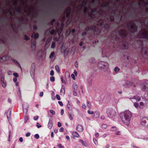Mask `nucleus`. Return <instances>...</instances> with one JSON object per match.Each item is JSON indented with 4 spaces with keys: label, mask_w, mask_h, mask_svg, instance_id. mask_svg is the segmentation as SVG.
Wrapping results in <instances>:
<instances>
[{
    "label": "nucleus",
    "mask_w": 148,
    "mask_h": 148,
    "mask_svg": "<svg viewBox=\"0 0 148 148\" xmlns=\"http://www.w3.org/2000/svg\"><path fill=\"white\" fill-rule=\"evenodd\" d=\"M34 138L36 139H38L39 138V136L38 134H36L34 136Z\"/></svg>",
    "instance_id": "obj_48"
},
{
    "label": "nucleus",
    "mask_w": 148,
    "mask_h": 148,
    "mask_svg": "<svg viewBox=\"0 0 148 148\" xmlns=\"http://www.w3.org/2000/svg\"><path fill=\"white\" fill-rule=\"evenodd\" d=\"M106 110L107 116L110 118L114 117L116 114V111L114 109L109 108L106 109Z\"/></svg>",
    "instance_id": "obj_3"
},
{
    "label": "nucleus",
    "mask_w": 148,
    "mask_h": 148,
    "mask_svg": "<svg viewBox=\"0 0 148 148\" xmlns=\"http://www.w3.org/2000/svg\"><path fill=\"white\" fill-rule=\"evenodd\" d=\"M132 116V113L127 110L121 113L120 114V117L122 122L126 125L129 124Z\"/></svg>",
    "instance_id": "obj_1"
},
{
    "label": "nucleus",
    "mask_w": 148,
    "mask_h": 148,
    "mask_svg": "<svg viewBox=\"0 0 148 148\" xmlns=\"http://www.w3.org/2000/svg\"><path fill=\"white\" fill-rule=\"evenodd\" d=\"M88 12V8L87 7H85V9L84 10V13H87Z\"/></svg>",
    "instance_id": "obj_57"
},
{
    "label": "nucleus",
    "mask_w": 148,
    "mask_h": 148,
    "mask_svg": "<svg viewBox=\"0 0 148 148\" xmlns=\"http://www.w3.org/2000/svg\"><path fill=\"white\" fill-rule=\"evenodd\" d=\"M50 80L51 82H54L55 81V78L54 77L52 76L50 78Z\"/></svg>",
    "instance_id": "obj_49"
},
{
    "label": "nucleus",
    "mask_w": 148,
    "mask_h": 148,
    "mask_svg": "<svg viewBox=\"0 0 148 148\" xmlns=\"http://www.w3.org/2000/svg\"><path fill=\"white\" fill-rule=\"evenodd\" d=\"M56 47V43L54 42H53L51 45V47L52 49Z\"/></svg>",
    "instance_id": "obj_40"
},
{
    "label": "nucleus",
    "mask_w": 148,
    "mask_h": 148,
    "mask_svg": "<svg viewBox=\"0 0 148 148\" xmlns=\"http://www.w3.org/2000/svg\"><path fill=\"white\" fill-rule=\"evenodd\" d=\"M55 53L54 52H52L49 56V58L51 59V61L53 62L55 59V57L54 56Z\"/></svg>",
    "instance_id": "obj_14"
},
{
    "label": "nucleus",
    "mask_w": 148,
    "mask_h": 148,
    "mask_svg": "<svg viewBox=\"0 0 148 148\" xmlns=\"http://www.w3.org/2000/svg\"><path fill=\"white\" fill-rule=\"evenodd\" d=\"M87 32H84L82 33V36H84L86 35H87Z\"/></svg>",
    "instance_id": "obj_60"
},
{
    "label": "nucleus",
    "mask_w": 148,
    "mask_h": 148,
    "mask_svg": "<svg viewBox=\"0 0 148 148\" xmlns=\"http://www.w3.org/2000/svg\"><path fill=\"white\" fill-rule=\"evenodd\" d=\"M12 61L15 64H18L20 65L19 63L17 60H13Z\"/></svg>",
    "instance_id": "obj_54"
},
{
    "label": "nucleus",
    "mask_w": 148,
    "mask_h": 148,
    "mask_svg": "<svg viewBox=\"0 0 148 148\" xmlns=\"http://www.w3.org/2000/svg\"><path fill=\"white\" fill-rule=\"evenodd\" d=\"M55 21H56L55 19L54 18H53L51 21L49 23L51 24V25L53 26V23L55 22Z\"/></svg>",
    "instance_id": "obj_43"
},
{
    "label": "nucleus",
    "mask_w": 148,
    "mask_h": 148,
    "mask_svg": "<svg viewBox=\"0 0 148 148\" xmlns=\"http://www.w3.org/2000/svg\"><path fill=\"white\" fill-rule=\"evenodd\" d=\"M63 29L62 28V27H60L59 28L57 29L56 31L57 33H58V34H60L62 32Z\"/></svg>",
    "instance_id": "obj_28"
},
{
    "label": "nucleus",
    "mask_w": 148,
    "mask_h": 148,
    "mask_svg": "<svg viewBox=\"0 0 148 148\" xmlns=\"http://www.w3.org/2000/svg\"><path fill=\"white\" fill-rule=\"evenodd\" d=\"M118 34L119 36L121 37L122 39L120 40L119 38L116 37L115 40L117 42H119L121 44L123 47L122 49H124L126 47V42L125 41V39L127 35V33L125 30L121 29L119 31Z\"/></svg>",
    "instance_id": "obj_2"
},
{
    "label": "nucleus",
    "mask_w": 148,
    "mask_h": 148,
    "mask_svg": "<svg viewBox=\"0 0 148 148\" xmlns=\"http://www.w3.org/2000/svg\"><path fill=\"white\" fill-rule=\"evenodd\" d=\"M141 53L143 57L148 59V48L146 47L142 48Z\"/></svg>",
    "instance_id": "obj_5"
},
{
    "label": "nucleus",
    "mask_w": 148,
    "mask_h": 148,
    "mask_svg": "<svg viewBox=\"0 0 148 148\" xmlns=\"http://www.w3.org/2000/svg\"><path fill=\"white\" fill-rule=\"evenodd\" d=\"M68 114L70 119L71 120H72L73 119V117L74 116V115L73 114L71 113H69Z\"/></svg>",
    "instance_id": "obj_32"
},
{
    "label": "nucleus",
    "mask_w": 148,
    "mask_h": 148,
    "mask_svg": "<svg viewBox=\"0 0 148 148\" xmlns=\"http://www.w3.org/2000/svg\"><path fill=\"white\" fill-rule=\"evenodd\" d=\"M50 112L52 114L55 115L56 114L55 112L52 110H50Z\"/></svg>",
    "instance_id": "obj_51"
},
{
    "label": "nucleus",
    "mask_w": 148,
    "mask_h": 148,
    "mask_svg": "<svg viewBox=\"0 0 148 148\" xmlns=\"http://www.w3.org/2000/svg\"><path fill=\"white\" fill-rule=\"evenodd\" d=\"M16 10V12L18 13H20L21 12V8H18L17 7H15Z\"/></svg>",
    "instance_id": "obj_37"
},
{
    "label": "nucleus",
    "mask_w": 148,
    "mask_h": 148,
    "mask_svg": "<svg viewBox=\"0 0 148 148\" xmlns=\"http://www.w3.org/2000/svg\"><path fill=\"white\" fill-rule=\"evenodd\" d=\"M109 3V2L106 1L104 3H102L101 5V7L105 9H108V5Z\"/></svg>",
    "instance_id": "obj_11"
},
{
    "label": "nucleus",
    "mask_w": 148,
    "mask_h": 148,
    "mask_svg": "<svg viewBox=\"0 0 148 148\" xmlns=\"http://www.w3.org/2000/svg\"><path fill=\"white\" fill-rule=\"evenodd\" d=\"M93 141L94 142V143L96 145H97L98 144L97 142V140L96 139L94 138L93 139Z\"/></svg>",
    "instance_id": "obj_53"
},
{
    "label": "nucleus",
    "mask_w": 148,
    "mask_h": 148,
    "mask_svg": "<svg viewBox=\"0 0 148 148\" xmlns=\"http://www.w3.org/2000/svg\"><path fill=\"white\" fill-rule=\"evenodd\" d=\"M33 29L34 30L36 31L37 29V27L36 25H34L33 27Z\"/></svg>",
    "instance_id": "obj_56"
},
{
    "label": "nucleus",
    "mask_w": 148,
    "mask_h": 148,
    "mask_svg": "<svg viewBox=\"0 0 148 148\" xmlns=\"http://www.w3.org/2000/svg\"><path fill=\"white\" fill-rule=\"evenodd\" d=\"M39 37V35L38 33H36L34 34H32V35L31 36V37L32 38H34L35 39H37Z\"/></svg>",
    "instance_id": "obj_22"
},
{
    "label": "nucleus",
    "mask_w": 148,
    "mask_h": 148,
    "mask_svg": "<svg viewBox=\"0 0 148 148\" xmlns=\"http://www.w3.org/2000/svg\"><path fill=\"white\" fill-rule=\"evenodd\" d=\"M56 97L57 99L59 100H60V96L58 95H56Z\"/></svg>",
    "instance_id": "obj_59"
},
{
    "label": "nucleus",
    "mask_w": 148,
    "mask_h": 148,
    "mask_svg": "<svg viewBox=\"0 0 148 148\" xmlns=\"http://www.w3.org/2000/svg\"><path fill=\"white\" fill-rule=\"evenodd\" d=\"M144 32L142 33H139L137 36L138 38L145 39L148 40V32H147L144 29L143 30Z\"/></svg>",
    "instance_id": "obj_4"
},
{
    "label": "nucleus",
    "mask_w": 148,
    "mask_h": 148,
    "mask_svg": "<svg viewBox=\"0 0 148 148\" xmlns=\"http://www.w3.org/2000/svg\"><path fill=\"white\" fill-rule=\"evenodd\" d=\"M11 27H12V29L14 30V29L15 28V25H14V24H12L11 25Z\"/></svg>",
    "instance_id": "obj_55"
},
{
    "label": "nucleus",
    "mask_w": 148,
    "mask_h": 148,
    "mask_svg": "<svg viewBox=\"0 0 148 148\" xmlns=\"http://www.w3.org/2000/svg\"><path fill=\"white\" fill-rule=\"evenodd\" d=\"M7 56H3V57H0V62H2L3 61H4L5 60H6V57H7Z\"/></svg>",
    "instance_id": "obj_33"
},
{
    "label": "nucleus",
    "mask_w": 148,
    "mask_h": 148,
    "mask_svg": "<svg viewBox=\"0 0 148 148\" xmlns=\"http://www.w3.org/2000/svg\"><path fill=\"white\" fill-rule=\"evenodd\" d=\"M97 11V9L95 8L92 9L88 14L89 16L91 18L93 19L95 18V16L94 13Z\"/></svg>",
    "instance_id": "obj_10"
},
{
    "label": "nucleus",
    "mask_w": 148,
    "mask_h": 148,
    "mask_svg": "<svg viewBox=\"0 0 148 148\" xmlns=\"http://www.w3.org/2000/svg\"><path fill=\"white\" fill-rule=\"evenodd\" d=\"M142 90L143 91H145L148 90V84L143 83L142 85Z\"/></svg>",
    "instance_id": "obj_12"
},
{
    "label": "nucleus",
    "mask_w": 148,
    "mask_h": 148,
    "mask_svg": "<svg viewBox=\"0 0 148 148\" xmlns=\"http://www.w3.org/2000/svg\"><path fill=\"white\" fill-rule=\"evenodd\" d=\"M110 21L111 22H113L114 21V16L113 15H110Z\"/></svg>",
    "instance_id": "obj_36"
},
{
    "label": "nucleus",
    "mask_w": 148,
    "mask_h": 148,
    "mask_svg": "<svg viewBox=\"0 0 148 148\" xmlns=\"http://www.w3.org/2000/svg\"><path fill=\"white\" fill-rule=\"evenodd\" d=\"M98 66L100 68L103 69H107L108 67V64L105 62H101L98 64Z\"/></svg>",
    "instance_id": "obj_8"
},
{
    "label": "nucleus",
    "mask_w": 148,
    "mask_h": 148,
    "mask_svg": "<svg viewBox=\"0 0 148 148\" xmlns=\"http://www.w3.org/2000/svg\"><path fill=\"white\" fill-rule=\"evenodd\" d=\"M91 29V27H87L85 28V30L86 32H88Z\"/></svg>",
    "instance_id": "obj_45"
},
{
    "label": "nucleus",
    "mask_w": 148,
    "mask_h": 148,
    "mask_svg": "<svg viewBox=\"0 0 148 148\" xmlns=\"http://www.w3.org/2000/svg\"><path fill=\"white\" fill-rule=\"evenodd\" d=\"M94 116L95 118H98L99 116V113L98 112H95L94 114Z\"/></svg>",
    "instance_id": "obj_29"
},
{
    "label": "nucleus",
    "mask_w": 148,
    "mask_h": 148,
    "mask_svg": "<svg viewBox=\"0 0 148 148\" xmlns=\"http://www.w3.org/2000/svg\"><path fill=\"white\" fill-rule=\"evenodd\" d=\"M76 130L79 132H81L83 131V128L82 125H79L76 127Z\"/></svg>",
    "instance_id": "obj_17"
},
{
    "label": "nucleus",
    "mask_w": 148,
    "mask_h": 148,
    "mask_svg": "<svg viewBox=\"0 0 148 148\" xmlns=\"http://www.w3.org/2000/svg\"><path fill=\"white\" fill-rule=\"evenodd\" d=\"M107 127V125L106 124H103L101 126V127L102 129H105Z\"/></svg>",
    "instance_id": "obj_39"
},
{
    "label": "nucleus",
    "mask_w": 148,
    "mask_h": 148,
    "mask_svg": "<svg viewBox=\"0 0 148 148\" xmlns=\"http://www.w3.org/2000/svg\"><path fill=\"white\" fill-rule=\"evenodd\" d=\"M5 114H6L7 115V117L8 119H9L10 117L11 116V111H8L7 112H6L5 113Z\"/></svg>",
    "instance_id": "obj_26"
},
{
    "label": "nucleus",
    "mask_w": 148,
    "mask_h": 148,
    "mask_svg": "<svg viewBox=\"0 0 148 148\" xmlns=\"http://www.w3.org/2000/svg\"><path fill=\"white\" fill-rule=\"evenodd\" d=\"M88 113L90 114H94V112L93 111H91L90 110L88 111Z\"/></svg>",
    "instance_id": "obj_46"
},
{
    "label": "nucleus",
    "mask_w": 148,
    "mask_h": 148,
    "mask_svg": "<svg viewBox=\"0 0 148 148\" xmlns=\"http://www.w3.org/2000/svg\"><path fill=\"white\" fill-rule=\"evenodd\" d=\"M2 86L3 88H5L6 87V84L4 82H3L2 83Z\"/></svg>",
    "instance_id": "obj_47"
},
{
    "label": "nucleus",
    "mask_w": 148,
    "mask_h": 148,
    "mask_svg": "<svg viewBox=\"0 0 148 148\" xmlns=\"http://www.w3.org/2000/svg\"><path fill=\"white\" fill-rule=\"evenodd\" d=\"M128 98L130 99H134L136 100V101H139L140 99V98L139 96H134L133 97H130Z\"/></svg>",
    "instance_id": "obj_18"
},
{
    "label": "nucleus",
    "mask_w": 148,
    "mask_h": 148,
    "mask_svg": "<svg viewBox=\"0 0 148 148\" xmlns=\"http://www.w3.org/2000/svg\"><path fill=\"white\" fill-rule=\"evenodd\" d=\"M67 107L68 108V109L69 110H72V107L69 103V101H68V103L67 104Z\"/></svg>",
    "instance_id": "obj_31"
},
{
    "label": "nucleus",
    "mask_w": 148,
    "mask_h": 148,
    "mask_svg": "<svg viewBox=\"0 0 148 148\" xmlns=\"http://www.w3.org/2000/svg\"><path fill=\"white\" fill-rule=\"evenodd\" d=\"M24 39L27 41L29 40L30 39L26 35H25Z\"/></svg>",
    "instance_id": "obj_52"
},
{
    "label": "nucleus",
    "mask_w": 148,
    "mask_h": 148,
    "mask_svg": "<svg viewBox=\"0 0 148 148\" xmlns=\"http://www.w3.org/2000/svg\"><path fill=\"white\" fill-rule=\"evenodd\" d=\"M87 106L88 108H90L91 106V105L90 102L89 101H87Z\"/></svg>",
    "instance_id": "obj_42"
},
{
    "label": "nucleus",
    "mask_w": 148,
    "mask_h": 148,
    "mask_svg": "<svg viewBox=\"0 0 148 148\" xmlns=\"http://www.w3.org/2000/svg\"><path fill=\"white\" fill-rule=\"evenodd\" d=\"M13 75L15 77H17L18 76V74L17 73H13Z\"/></svg>",
    "instance_id": "obj_63"
},
{
    "label": "nucleus",
    "mask_w": 148,
    "mask_h": 148,
    "mask_svg": "<svg viewBox=\"0 0 148 148\" xmlns=\"http://www.w3.org/2000/svg\"><path fill=\"white\" fill-rule=\"evenodd\" d=\"M51 29V28L47 29L45 32V35L47 36H49L50 34V29Z\"/></svg>",
    "instance_id": "obj_27"
},
{
    "label": "nucleus",
    "mask_w": 148,
    "mask_h": 148,
    "mask_svg": "<svg viewBox=\"0 0 148 148\" xmlns=\"http://www.w3.org/2000/svg\"><path fill=\"white\" fill-rule=\"evenodd\" d=\"M14 5H16L18 2V0H14Z\"/></svg>",
    "instance_id": "obj_64"
},
{
    "label": "nucleus",
    "mask_w": 148,
    "mask_h": 148,
    "mask_svg": "<svg viewBox=\"0 0 148 148\" xmlns=\"http://www.w3.org/2000/svg\"><path fill=\"white\" fill-rule=\"evenodd\" d=\"M117 130L116 127L115 126L112 127L110 128V130L112 131H116Z\"/></svg>",
    "instance_id": "obj_35"
},
{
    "label": "nucleus",
    "mask_w": 148,
    "mask_h": 148,
    "mask_svg": "<svg viewBox=\"0 0 148 148\" xmlns=\"http://www.w3.org/2000/svg\"><path fill=\"white\" fill-rule=\"evenodd\" d=\"M120 69L117 67H116L114 69V71L115 72H116L117 71H119Z\"/></svg>",
    "instance_id": "obj_50"
},
{
    "label": "nucleus",
    "mask_w": 148,
    "mask_h": 148,
    "mask_svg": "<svg viewBox=\"0 0 148 148\" xmlns=\"http://www.w3.org/2000/svg\"><path fill=\"white\" fill-rule=\"evenodd\" d=\"M65 92V88L64 87L62 86L60 91V94L61 95H64Z\"/></svg>",
    "instance_id": "obj_25"
},
{
    "label": "nucleus",
    "mask_w": 148,
    "mask_h": 148,
    "mask_svg": "<svg viewBox=\"0 0 148 148\" xmlns=\"http://www.w3.org/2000/svg\"><path fill=\"white\" fill-rule=\"evenodd\" d=\"M71 9L70 8H68L67 9L66 11V18H69L71 12Z\"/></svg>",
    "instance_id": "obj_13"
},
{
    "label": "nucleus",
    "mask_w": 148,
    "mask_h": 148,
    "mask_svg": "<svg viewBox=\"0 0 148 148\" xmlns=\"http://www.w3.org/2000/svg\"><path fill=\"white\" fill-rule=\"evenodd\" d=\"M141 125L145 127H148V117H143L141 120Z\"/></svg>",
    "instance_id": "obj_6"
},
{
    "label": "nucleus",
    "mask_w": 148,
    "mask_h": 148,
    "mask_svg": "<svg viewBox=\"0 0 148 148\" xmlns=\"http://www.w3.org/2000/svg\"><path fill=\"white\" fill-rule=\"evenodd\" d=\"M50 75L51 76H53L54 75V71L53 70L50 71Z\"/></svg>",
    "instance_id": "obj_62"
},
{
    "label": "nucleus",
    "mask_w": 148,
    "mask_h": 148,
    "mask_svg": "<svg viewBox=\"0 0 148 148\" xmlns=\"http://www.w3.org/2000/svg\"><path fill=\"white\" fill-rule=\"evenodd\" d=\"M137 29L138 27L135 24H132L130 26V31L133 34L137 31Z\"/></svg>",
    "instance_id": "obj_7"
},
{
    "label": "nucleus",
    "mask_w": 148,
    "mask_h": 148,
    "mask_svg": "<svg viewBox=\"0 0 148 148\" xmlns=\"http://www.w3.org/2000/svg\"><path fill=\"white\" fill-rule=\"evenodd\" d=\"M55 69L56 71L58 72H59L60 71V70L59 66L58 65H56L55 67Z\"/></svg>",
    "instance_id": "obj_44"
},
{
    "label": "nucleus",
    "mask_w": 148,
    "mask_h": 148,
    "mask_svg": "<svg viewBox=\"0 0 148 148\" xmlns=\"http://www.w3.org/2000/svg\"><path fill=\"white\" fill-rule=\"evenodd\" d=\"M91 29L94 30L95 32V33L96 32H97V34H99L100 32V31L99 30H97L96 27L95 26H94L92 28L91 27Z\"/></svg>",
    "instance_id": "obj_19"
},
{
    "label": "nucleus",
    "mask_w": 148,
    "mask_h": 148,
    "mask_svg": "<svg viewBox=\"0 0 148 148\" xmlns=\"http://www.w3.org/2000/svg\"><path fill=\"white\" fill-rule=\"evenodd\" d=\"M23 113L25 114H26L29 108L28 104L26 103H24L23 105Z\"/></svg>",
    "instance_id": "obj_9"
},
{
    "label": "nucleus",
    "mask_w": 148,
    "mask_h": 148,
    "mask_svg": "<svg viewBox=\"0 0 148 148\" xmlns=\"http://www.w3.org/2000/svg\"><path fill=\"white\" fill-rule=\"evenodd\" d=\"M104 27L105 29H107L109 27V26L108 24L107 23H105L104 25Z\"/></svg>",
    "instance_id": "obj_38"
},
{
    "label": "nucleus",
    "mask_w": 148,
    "mask_h": 148,
    "mask_svg": "<svg viewBox=\"0 0 148 148\" xmlns=\"http://www.w3.org/2000/svg\"><path fill=\"white\" fill-rule=\"evenodd\" d=\"M24 18L22 16L21 17L20 19L18 21V23L21 24L23 22V21L24 20Z\"/></svg>",
    "instance_id": "obj_34"
},
{
    "label": "nucleus",
    "mask_w": 148,
    "mask_h": 148,
    "mask_svg": "<svg viewBox=\"0 0 148 148\" xmlns=\"http://www.w3.org/2000/svg\"><path fill=\"white\" fill-rule=\"evenodd\" d=\"M36 42L35 40L32 41L31 47L34 50H35L36 48Z\"/></svg>",
    "instance_id": "obj_16"
},
{
    "label": "nucleus",
    "mask_w": 148,
    "mask_h": 148,
    "mask_svg": "<svg viewBox=\"0 0 148 148\" xmlns=\"http://www.w3.org/2000/svg\"><path fill=\"white\" fill-rule=\"evenodd\" d=\"M58 147L59 148H64V147L62 146V145L61 144H59L58 145Z\"/></svg>",
    "instance_id": "obj_61"
},
{
    "label": "nucleus",
    "mask_w": 148,
    "mask_h": 148,
    "mask_svg": "<svg viewBox=\"0 0 148 148\" xmlns=\"http://www.w3.org/2000/svg\"><path fill=\"white\" fill-rule=\"evenodd\" d=\"M73 87L74 90H76L77 88V85L75 84H73Z\"/></svg>",
    "instance_id": "obj_41"
},
{
    "label": "nucleus",
    "mask_w": 148,
    "mask_h": 148,
    "mask_svg": "<svg viewBox=\"0 0 148 148\" xmlns=\"http://www.w3.org/2000/svg\"><path fill=\"white\" fill-rule=\"evenodd\" d=\"M137 42L140 43L141 46H142L143 45V42L142 41L139 40H138Z\"/></svg>",
    "instance_id": "obj_58"
},
{
    "label": "nucleus",
    "mask_w": 148,
    "mask_h": 148,
    "mask_svg": "<svg viewBox=\"0 0 148 148\" xmlns=\"http://www.w3.org/2000/svg\"><path fill=\"white\" fill-rule=\"evenodd\" d=\"M127 86L129 87V86H133V87H136V86L134 84L131 82H127Z\"/></svg>",
    "instance_id": "obj_24"
},
{
    "label": "nucleus",
    "mask_w": 148,
    "mask_h": 148,
    "mask_svg": "<svg viewBox=\"0 0 148 148\" xmlns=\"http://www.w3.org/2000/svg\"><path fill=\"white\" fill-rule=\"evenodd\" d=\"M86 3V1L84 0L82 2V5H79L77 7V9L78 10H80L82 6H85Z\"/></svg>",
    "instance_id": "obj_15"
},
{
    "label": "nucleus",
    "mask_w": 148,
    "mask_h": 148,
    "mask_svg": "<svg viewBox=\"0 0 148 148\" xmlns=\"http://www.w3.org/2000/svg\"><path fill=\"white\" fill-rule=\"evenodd\" d=\"M48 128L50 129H51L53 126L52 121L50 119L49 121V123L48 124Z\"/></svg>",
    "instance_id": "obj_21"
},
{
    "label": "nucleus",
    "mask_w": 148,
    "mask_h": 148,
    "mask_svg": "<svg viewBox=\"0 0 148 148\" xmlns=\"http://www.w3.org/2000/svg\"><path fill=\"white\" fill-rule=\"evenodd\" d=\"M51 39H51H48L46 41L45 47H49L50 45V43Z\"/></svg>",
    "instance_id": "obj_23"
},
{
    "label": "nucleus",
    "mask_w": 148,
    "mask_h": 148,
    "mask_svg": "<svg viewBox=\"0 0 148 148\" xmlns=\"http://www.w3.org/2000/svg\"><path fill=\"white\" fill-rule=\"evenodd\" d=\"M73 136L74 137H79V135L78 133L76 132H73L72 134Z\"/></svg>",
    "instance_id": "obj_30"
},
{
    "label": "nucleus",
    "mask_w": 148,
    "mask_h": 148,
    "mask_svg": "<svg viewBox=\"0 0 148 148\" xmlns=\"http://www.w3.org/2000/svg\"><path fill=\"white\" fill-rule=\"evenodd\" d=\"M51 30V29H50V30ZM50 34L51 35H56L57 33V31H56V30L53 28H52V29L51 31L50 30Z\"/></svg>",
    "instance_id": "obj_20"
}]
</instances>
